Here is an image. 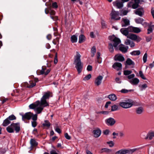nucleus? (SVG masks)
Returning <instances> with one entry per match:
<instances>
[{
  "mask_svg": "<svg viewBox=\"0 0 154 154\" xmlns=\"http://www.w3.org/2000/svg\"><path fill=\"white\" fill-rule=\"evenodd\" d=\"M128 11L126 10H122L120 11V15L121 16H124L127 15Z\"/></svg>",
  "mask_w": 154,
  "mask_h": 154,
  "instance_id": "ea45409f",
  "label": "nucleus"
},
{
  "mask_svg": "<svg viewBox=\"0 0 154 154\" xmlns=\"http://www.w3.org/2000/svg\"><path fill=\"white\" fill-rule=\"evenodd\" d=\"M11 123V122L7 118L3 122L2 125L4 126H6Z\"/></svg>",
  "mask_w": 154,
  "mask_h": 154,
  "instance_id": "7c9ffc66",
  "label": "nucleus"
},
{
  "mask_svg": "<svg viewBox=\"0 0 154 154\" xmlns=\"http://www.w3.org/2000/svg\"><path fill=\"white\" fill-rule=\"evenodd\" d=\"M139 87L140 88V90L141 91H143L147 87V86L146 84H144L141 85H139Z\"/></svg>",
  "mask_w": 154,
  "mask_h": 154,
  "instance_id": "a19ab883",
  "label": "nucleus"
},
{
  "mask_svg": "<svg viewBox=\"0 0 154 154\" xmlns=\"http://www.w3.org/2000/svg\"><path fill=\"white\" fill-rule=\"evenodd\" d=\"M116 82L118 83H121V81L120 80V79L119 78H117L116 79Z\"/></svg>",
  "mask_w": 154,
  "mask_h": 154,
  "instance_id": "680f3d73",
  "label": "nucleus"
},
{
  "mask_svg": "<svg viewBox=\"0 0 154 154\" xmlns=\"http://www.w3.org/2000/svg\"><path fill=\"white\" fill-rule=\"evenodd\" d=\"M122 21L123 24H122V26L125 27L130 24L129 20L126 18H124L122 19Z\"/></svg>",
  "mask_w": 154,
  "mask_h": 154,
  "instance_id": "b1692460",
  "label": "nucleus"
},
{
  "mask_svg": "<svg viewBox=\"0 0 154 154\" xmlns=\"http://www.w3.org/2000/svg\"><path fill=\"white\" fill-rule=\"evenodd\" d=\"M103 78V76L101 75H99L97 76L95 79L94 81V84L95 85L97 86L100 85L101 83Z\"/></svg>",
  "mask_w": 154,
  "mask_h": 154,
  "instance_id": "9b49d317",
  "label": "nucleus"
},
{
  "mask_svg": "<svg viewBox=\"0 0 154 154\" xmlns=\"http://www.w3.org/2000/svg\"><path fill=\"white\" fill-rule=\"evenodd\" d=\"M127 38L132 40L135 41L137 42H139L142 39L139 36L133 33L129 34L127 36Z\"/></svg>",
  "mask_w": 154,
  "mask_h": 154,
  "instance_id": "0eeeda50",
  "label": "nucleus"
},
{
  "mask_svg": "<svg viewBox=\"0 0 154 154\" xmlns=\"http://www.w3.org/2000/svg\"><path fill=\"white\" fill-rule=\"evenodd\" d=\"M139 74L140 76L143 79L145 80L146 79V77H145L144 75H143V72L142 71H140L139 72Z\"/></svg>",
  "mask_w": 154,
  "mask_h": 154,
  "instance_id": "c03bdc74",
  "label": "nucleus"
},
{
  "mask_svg": "<svg viewBox=\"0 0 154 154\" xmlns=\"http://www.w3.org/2000/svg\"><path fill=\"white\" fill-rule=\"evenodd\" d=\"M119 105L123 108L127 109L130 108L133 106V102L131 100H128L124 102H120Z\"/></svg>",
  "mask_w": 154,
  "mask_h": 154,
  "instance_id": "20e7f679",
  "label": "nucleus"
},
{
  "mask_svg": "<svg viewBox=\"0 0 154 154\" xmlns=\"http://www.w3.org/2000/svg\"><path fill=\"white\" fill-rule=\"evenodd\" d=\"M81 55L77 51L76 54L74 56V63H75L82 62L81 60Z\"/></svg>",
  "mask_w": 154,
  "mask_h": 154,
  "instance_id": "f8f14e48",
  "label": "nucleus"
},
{
  "mask_svg": "<svg viewBox=\"0 0 154 154\" xmlns=\"http://www.w3.org/2000/svg\"><path fill=\"white\" fill-rule=\"evenodd\" d=\"M93 133L94 137H98L100 135L101 131L99 129L97 128L93 130Z\"/></svg>",
  "mask_w": 154,
  "mask_h": 154,
  "instance_id": "a211bd4d",
  "label": "nucleus"
},
{
  "mask_svg": "<svg viewBox=\"0 0 154 154\" xmlns=\"http://www.w3.org/2000/svg\"><path fill=\"white\" fill-rule=\"evenodd\" d=\"M111 103V102L110 101H108L107 102L106 104L105 105V107L106 108H108V105L109 104H110Z\"/></svg>",
  "mask_w": 154,
  "mask_h": 154,
  "instance_id": "0e129e2a",
  "label": "nucleus"
},
{
  "mask_svg": "<svg viewBox=\"0 0 154 154\" xmlns=\"http://www.w3.org/2000/svg\"><path fill=\"white\" fill-rule=\"evenodd\" d=\"M131 90H128L125 89H122L121 91V92L123 93H127L131 91Z\"/></svg>",
  "mask_w": 154,
  "mask_h": 154,
  "instance_id": "09e8293b",
  "label": "nucleus"
},
{
  "mask_svg": "<svg viewBox=\"0 0 154 154\" xmlns=\"http://www.w3.org/2000/svg\"><path fill=\"white\" fill-rule=\"evenodd\" d=\"M55 131L58 133H60L61 132V130L58 127H57L55 128Z\"/></svg>",
  "mask_w": 154,
  "mask_h": 154,
  "instance_id": "e2e57ef3",
  "label": "nucleus"
},
{
  "mask_svg": "<svg viewBox=\"0 0 154 154\" xmlns=\"http://www.w3.org/2000/svg\"><path fill=\"white\" fill-rule=\"evenodd\" d=\"M140 51H134L131 52L130 54L132 55H138L140 54Z\"/></svg>",
  "mask_w": 154,
  "mask_h": 154,
  "instance_id": "c9c22d12",
  "label": "nucleus"
},
{
  "mask_svg": "<svg viewBox=\"0 0 154 154\" xmlns=\"http://www.w3.org/2000/svg\"><path fill=\"white\" fill-rule=\"evenodd\" d=\"M132 72V71L131 70H125L124 72V74L125 75H128Z\"/></svg>",
  "mask_w": 154,
  "mask_h": 154,
  "instance_id": "49530a36",
  "label": "nucleus"
},
{
  "mask_svg": "<svg viewBox=\"0 0 154 154\" xmlns=\"http://www.w3.org/2000/svg\"><path fill=\"white\" fill-rule=\"evenodd\" d=\"M128 81L131 84L134 85H137L140 82L139 80L137 78H134L131 80H128Z\"/></svg>",
  "mask_w": 154,
  "mask_h": 154,
  "instance_id": "6ab92c4d",
  "label": "nucleus"
},
{
  "mask_svg": "<svg viewBox=\"0 0 154 154\" xmlns=\"http://www.w3.org/2000/svg\"><path fill=\"white\" fill-rule=\"evenodd\" d=\"M77 36L73 35L71 37V41L72 43L76 42L77 41Z\"/></svg>",
  "mask_w": 154,
  "mask_h": 154,
  "instance_id": "c85d7f7f",
  "label": "nucleus"
},
{
  "mask_svg": "<svg viewBox=\"0 0 154 154\" xmlns=\"http://www.w3.org/2000/svg\"><path fill=\"white\" fill-rule=\"evenodd\" d=\"M6 130L9 133H13L14 130L17 133L20 130V125L18 123H12L7 128Z\"/></svg>",
  "mask_w": 154,
  "mask_h": 154,
  "instance_id": "f03ea898",
  "label": "nucleus"
},
{
  "mask_svg": "<svg viewBox=\"0 0 154 154\" xmlns=\"http://www.w3.org/2000/svg\"><path fill=\"white\" fill-rule=\"evenodd\" d=\"M32 116V114L31 112H27L24 115H21L23 120H24L25 119L29 120L31 119Z\"/></svg>",
  "mask_w": 154,
  "mask_h": 154,
  "instance_id": "dca6fc26",
  "label": "nucleus"
},
{
  "mask_svg": "<svg viewBox=\"0 0 154 154\" xmlns=\"http://www.w3.org/2000/svg\"><path fill=\"white\" fill-rule=\"evenodd\" d=\"M65 137L68 140H70L71 138L70 137L67 133H66L65 134Z\"/></svg>",
  "mask_w": 154,
  "mask_h": 154,
  "instance_id": "13d9d810",
  "label": "nucleus"
},
{
  "mask_svg": "<svg viewBox=\"0 0 154 154\" xmlns=\"http://www.w3.org/2000/svg\"><path fill=\"white\" fill-rule=\"evenodd\" d=\"M134 77H135V75L134 74H132L129 75L128 76V79L129 80H131L132 79L134 78Z\"/></svg>",
  "mask_w": 154,
  "mask_h": 154,
  "instance_id": "3c124183",
  "label": "nucleus"
},
{
  "mask_svg": "<svg viewBox=\"0 0 154 154\" xmlns=\"http://www.w3.org/2000/svg\"><path fill=\"white\" fill-rule=\"evenodd\" d=\"M111 151V150L109 149L106 148H104L102 149L101 150V152H110Z\"/></svg>",
  "mask_w": 154,
  "mask_h": 154,
  "instance_id": "79ce46f5",
  "label": "nucleus"
},
{
  "mask_svg": "<svg viewBox=\"0 0 154 154\" xmlns=\"http://www.w3.org/2000/svg\"><path fill=\"white\" fill-rule=\"evenodd\" d=\"M128 48V46H125L124 45H120L119 46V49L124 53L126 52Z\"/></svg>",
  "mask_w": 154,
  "mask_h": 154,
  "instance_id": "5701e85b",
  "label": "nucleus"
},
{
  "mask_svg": "<svg viewBox=\"0 0 154 154\" xmlns=\"http://www.w3.org/2000/svg\"><path fill=\"white\" fill-rule=\"evenodd\" d=\"M43 125L45 127L49 128L51 125V124L48 120H45L43 124Z\"/></svg>",
  "mask_w": 154,
  "mask_h": 154,
  "instance_id": "f704fd0d",
  "label": "nucleus"
},
{
  "mask_svg": "<svg viewBox=\"0 0 154 154\" xmlns=\"http://www.w3.org/2000/svg\"><path fill=\"white\" fill-rule=\"evenodd\" d=\"M118 109V106L116 105H115L112 106L111 111H114L117 110Z\"/></svg>",
  "mask_w": 154,
  "mask_h": 154,
  "instance_id": "58836bf2",
  "label": "nucleus"
},
{
  "mask_svg": "<svg viewBox=\"0 0 154 154\" xmlns=\"http://www.w3.org/2000/svg\"><path fill=\"white\" fill-rule=\"evenodd\" d=\"M146 132H142L141 134V137L142 138L146 140Z\"/></svg>",
  "mask_w": 154,
  "mask_h": 154,
  "instance_id": "37998d69",
  "label": "nucleus"
},
{
  "mask_svg": "<svg viewBox=\"0 0 154 154\" xmlns=\"http://www.w3.org/2000/svg\"><path fill=\"white\" fill-rule=\"evenodd\" d=\"M107 143L109 145V146L110 147H112L114 146V143L112 141L108 142H107Z\"/></svg>",
  "mask_w": 154,
  "mask_h": 154,
  "instance_id": "5fc2aeb1",
  "label": "nucleus"
},
{
  "mask_svg": "<svg viewBox=\"0 0 154 154\" xmlns=\"http://www.w3.org/2000/svg\"><path fill=\"white\" fill-rule=\"evenodd\" d=\"M51 18L54 20H56L58 19V17L57 16H51Z\"/></svg>",
  "mask_w": 154,
  "mask_h": 154,
  "instance_id": "69168bd1",
  "label": "nucleus"
},
{
  "mask_svg": "<svg viewBox=\"0 0 154 154\" xmlns=\"http://www.w3.org/2000/svg\"><path fill=\"white\" fill-rule=\"evenodd\" d=\"M126 63L129 65H134V63L130 58H128L126 61Z\"/></svg>",
  "mask_w": 154,
  "mask_h": 154,
  "instance_id": "72a5a7b5",
  "label": "nucleus"
},
{
  "mask_svg": "<svg viewBox=\"0 0 154 154\" xmlns=\"http://www.w3.org/2000/svg\"><path fill=\"white\" fill-rule=\"evenodd\" d=\"M113 4L114 6L118 8H121L123 7V3L118 0L113 2Z\"/></svg>",
  "mask_w": 154,
  "mask_h": 154,
  "instance_id": "4468645a",
  "label": "nucleus"
},
{
  "mask_svg": "<svg viewBox=\"0 0 154 154\" xmlns=\"http://www.w3.org/2000/svg\"><path fill=\"white\" fill-rule=\"evenodd\" d=\"M32 119L33 121H36L37 119V115L36 114H35L34 115H33L32 116Z\"/></svg>",
  "mask_w": 154,
  "mask_h": 154,
  "instance_id": "603ef678",
  "label": "nucleus"
},
{
  "mask_svg": "<svg viewBox=\"0 0 154 154\" xmlns=\"http://www.w3.org/2000/svg\"><path fill=\"white\" fill-rule=\"evenodd\" d=\"M32 125L33 127H35L37 125V122L36 121H33L32 122Z\"/></svg>",
  "mask_w": 154,
  "mask_h": 154,
  "instance_id": "4d7b16f0",
  "label": "nucleus"
},
{
  "mask_svg": "<svg viewBox=\"0 0 154 154\" xmlns=\"http://www.w3.org/2000/svg\"><path fill=\"white\" fill-rule=\"evenodd\" d=\"M49 12L51 15H53L55 14V12L53 10H51Z\"/></svg>",
  "mask_w": 154,
  "mask_h": 154,
  "instance_id": "338daca9",
  "label": "nucleus"
},
{
  "mask_svg": "<svg viewBox=\"0 0 154 154\" xmlns=\"http://www.w3.org/2000/svg\"><path fill=\"white\" fill-rule=\"evenodd\" d=\"M144 11L143 8H138L134 11L135 14L140 17H142L144 15Z\"/></svg>",
  "mask_w": 154,
  "mask_h": 154,
  "instance_id": "2eb2a0df",
  "label": "nucleus"
},
{
  "mask_svg": "<svg viewBox=\"0 0 154 154\" xmlns=\"http://www.w3.org/2000/svg\"><path fill=\"white\" fill-rule=\"evenodd\" d=\"M109 49L110 52H113L114 51L112 45L111 44H109Z\"/></svg>",
  "mask_w": 154,
  "mask_h": 154,
  "instance_id": "8fccbe9b",
  "label": "nucleus"
},
{
  "mask_svg": "<svg viewBox=\"0 0 154 154\" xmlns=\"http://www.w3.org/2000/svg\"><path fill=\"white\" fill-rule=\"evenodd\" d=\"M120 31L122 34L127 36H127L129 34L128 33L129 32V30L128 29V27L127 28H123L121 29H120Z\"/></svg>",
  "mask_w": 154,
  "mask_h": 154,
  "instance_id": "aec40b11",
  "label": "nucleus"
},
{
  "mask_svg": "<svg viewBox=\"0 0 154 154\" xmlns=\"http://www.w3.org/2000/svg\"><path fill=\"white\" fill-rule=\"evenodd\" d=\"M96 52V48L95 46L92 47L91 49V56L92 57H93L94 56Z\"/></svg>",
  "mask_w": 154,
  "mask_h": 154,
  "instance_id": "473e14b6",
  "label": "nucleus"
},
{
  "mask_svg": "<svg viewBox=\"0 0 154 154\" xmlns=\"http://www.w3.org/2000/svg\"><path fill=\"white\" fill-rule=\"evenodd\" d=\"M85 36L81 34L79 36V42L80 43H82L85 41Z\"/></svg>",
  "mask_w": 154,
  "mask_h": 154,
  "instance_id": "bb28decb",
  "label": "nucleus"
},
{
  "mask_svg": "<svg viewBox=\"0 0 154 154\" xmlns=\"http://www.w3.org/2000/svg\"><path fill=\"white\" fill-rule=\"evenodd\" d=\"M9 120V121L10 120H13L14 119H16V117L15 116L13 115H11L10 116H9V117L7 118Z\"/></svg>",
  "mask_w": 154,
  "mask_h": 154,
  "instance_id": "a18cd8bd",
  "label": "nucleus"
},
{
  "mask_svg": "<svg viewBox=\"0 0 154 154\" xmlns=\"http://www.w3.org/2000/svg\"><path fill=\"white\" fill-rule=\"evenodd\" d=\"M143 111V109L141 107H139L137 108L136 109V112L137 114H141Z\"/></svg>",
  "mask_w": 154,
  "mask_h": 154,
  "instance_id": "c756f323",
  "label": "nucleus"
},
{
  "mask_svg": "<svg viewBox=\"0 0 154 154\" xmlns=\"http://www.w3.org/2000/svg\"><path fill=\"white\" fill-rule=\"evenodd\" d=\"M137 150V148L129 149H123L117 151L115 154H132Z\"/></svg>",
  "mask_w": 154,
  "mask_h": 154,
  "instance_id": "7ed1b4c3",
  "label": "nucleus"
},
{
  "mask_svg": "<svg viewBox=\"0 0 154 154\" xmlns=\"http://www.w3.org/2000/svg\"><path fill=\"white\" fill-rule=\"evenodd\" d=\"M106 123L108 126H113L116 122V120L113 118H109L106 119L105 120Z\"/></svg>",
  "mask_w": 154,
  "mask_h": 154,
  "instance_id": "1a4fd4ad",
  "label": "nucleus"
},
{
  "mask_svg": "<svg viewBox=\"0 0 154 154\" xmlns=\"http://www.w3.org/2000/svg\"><path fill=\"white\" fill-rule=\"evenodd\" d=\"M154 136V132L152 131H149L147 134L146 138V140L149 139L150 140L152 139Z\"/></svg>",
  "mask_w": 154,
  "mask_h": 154,
  "instance_id": "393cba45",
  "label": "nucleus"
},
{
  "mask_svg": "<svg viewBox=\"0 0 154 154\" xmlns=\"http://www.w3.org/2000/svg\"><path fill=\"white\" fill-rule=\"evenodd\" d=\"M140 2V0H131L128 4V7L131 8L135 9L138 7L139 4Z\"/></svg>",
  "mask_w": 154,
  "mask_h": 154,
  "instance_id": "39448f33",
  "label": "nucleus"
},
{
  "mask_svg": "<svg viewBox=\"0 0 154 154\" xmlns=\"http://www.w3.org/2000/svg\"><path fill=\"white\" fill-rule=\"evenodd\" d=\"M114 58L115 60L120 61H123L125 60L124 57L121 54L116 55L115 56Z\"/></svg>",
  "mask_w": 154,
  "mask_h": 154,
  "instance_id": "4be33fe9",
  "label": "nucleus"
},
{
  "mask_svg": "<svg viewBox=\"0 0 154 154\" xmlns=\"http://www.w3.org/2000/svg\"><path fill=\"white\" fill-rule=\"evenodd\" d=\"M128 29L129 32L135 33H139L141 31L140 29L139 28L134 27L131 26L128 27Z\"/></svg>",
  "mask_w": 154,
  "mask_h": 154,
  "instance_id": "9d476101",
  "label": "nucleus"
},
{
  "mask_svg": "<svg viewBox=\"0 0 154 154\" xmlns=\"http://www.w3.org/2000/svg\"><path fill=\"white\" fill-rule=\"evenodd\" d=\"M112 67L117 71L121 70L122 69V64L120 63H115L113 65Z\"/></svg>",
  "mask_w": 154,
  "mask_h": 154,
  "instance_id": "f3484780",
  "label": "nucleus"
},
{
  "mask_svg": "<svg viewBox=\"0 0 154 154\" xmlns=\"http://www.w3.org/2000/svg\"><path fill=\"white\" fill-rule=\"evenodd\" d=\"M75 68L79 74L80 73L83 68V64L82 62L75 63Z\"/></svg>",
  "mask_w": 154,
  "mask_h": 154,
  "instance_id": "ddd939ff",
  "label": "nucleus"
},
{
  "mask_svg": "<svg viewBox=\"0 0 154 154\" xmlns=\"http://www.w3.org/2000/svg\"><path fill=\"white\" fill-rule=\"evenodd\" d=\"M147 55L146 53H145L143 57V62L145 63L147 61Z\"/></svg>",
  "mask_w": 154,
  "mask_h": 154,
  "instance_id": "de8ad7c7",
  "label": "nucleus"
},
{
  "mask_svg": "<svg viewBox=\"0 0 154 154\" xmlns=\"http://www.w3.org/2000/svg\"><path fill=\"white\" fill-rule=\"evenodd\" d=\"M92 67L91 66L89 65L87 67V70L88 71H91L92 70Z\"/></svg>",
  "mask_w": 154,
  "mask_h": 154,
  "instance_id": "bf43d9fd",
  "label": "nucleus"
},
{
  "mask_svg": "<svg viewBox=\"0 0 154 154\" xmlns=\"http://www.w3.org/2000/svg\"><path fill=\"white\" fill-rule=\"evenodd\" d=\"M51 93L48 91L45 93L41 98V101L38 100L35 103L30 104L29 108L34 109L37 114L41 113L44 107L49 105L46 100L48 99Z\"/></svg>",
  "mask_w": 154,
  "mask_h": 154,
  "instance_id": "f257e3e1",
  "label": "nucleus"
},
{
  "mask_svg": "<svg viewBox=\"0 0 154 154\" xmlns=\"http://www.w3.org/2000/svg\"><path fill=\"white\" fill-rule=\"evenodd\" d=\"M135 21L136 23L138 24H142L144 21V20L141 18H138L135 19Z\"/></svg>",
  "mask_w": 154,
  "mask_h": 154,
  "instance_id": "2f4dec72",
  "label": "nucleus"
},
{
  "mask_svg": "<svg viewBox=\"0 0 154 154\" xmlns=\"http://www.w3.org/2000/svg\"><path fill=\"white\" fill-rule=\"evenodd\" d=\"M125 44L127 45H129L131 48L135 46L134 43L128 39H127L125 40Z\"/></svg>",
  "mask_w": 154,
  "mask_h": 154,
  "instance_id": "412c9836",
  "label": "nucleus"
},
{
  "mask_svg": "<svg viewBox=\"0 0 154 154\" xmlns=\"http://www.w3.org/2000/svg\"><path fill=\"white\" fill-rule=\"evenodd\" d=\"M52 6L54 8H57V5L56 2H54L52 4Z\"/></svg>",
  "mask_w": 154,
  "mask_h": 154,
  "instance_id": "774afa93",
  "label": "nucleus"
},
{
  "mask_svg": "<svg viewBox=\"0 0 154 154\" xmlns=\"http://www.w3.org/2000/svg\"><path fill=\"white\" fill-rule=\"evenodd\" d=\"M152 31V29L150 27H149V28L148 29L147 33L149 34L151 33Z\"/></svg>",
  "mask_w": 154,
  "mask_h": 154,
  "instance_id": "052dcab7",
  "label": "nucleus"
},
{
  "mask_svg": "<svg viewBox=\"0 0 154 154\" xmlns=\"http://www.w3.org/2000/svg\"><path fill=\"white\" fill-rule=\"evenodd\" d=\"M119 13L112 9L111 13L110 15L112 19L114 20H118L120 19V17L119 16Z\"/></svg>",
  "mask_w": 154,
  "mask_h": 154,
  "instance_id": "6e6552de",
  "label": "nucleus"
},
{
  "mask_svg": "<svg viewBox=\"0 0 154 154\" xmlns=\"http://www.w3.org/2000/svg\"><path fill=\"white\" fill-rule=\"evenodd\" d=\"M109 38L110 41L114 42L113 45L115 48H116L118 45L121 42L120 39L115 37L114 35L109 36Z\"/></svg>",
  "mask_w": 154,
  "mask_h": 154,
  "instance_id": "423d86ee",
  "label": "nucleus"
},
{
  "mask_svg": "<svg viewBox=\"0 0 154 154\" xmlns=\"http://www.w3.org/2000/svg\"><path fill=\"white\" fill-rule=\"evenodd\" d=\"M30 84H31L30 85H29L28 86V87L29 88H32L35 86L36 85V84L35 82H30Z\"/></svg>",
  "mask_w": 154,
  "mask_h": 154,
  "instance_id": "864d4df0",
  "label": "nucleus"
},
{
  "mask_svg": "<svg viewBox=\"0 0 154 154\" xmlns=\"http://www.w3.org/2000/svg\"><path fill=\"white\" fill-rule=\"evenodd\" d=\"M91 75L90 74H89L88 75L86 76L83 79V80L84 81H87L89 80L91 78Z\"/></svg>",
  "mask_w": 154,
  "mask_h": 154,
  "instance_id": "4c0bfd02",
  "label": "nucleus"
},
{
  "mask_svg": "<svg viewBox=\"0 0 154 154\" xmlns=\"http://www.w3.org/2000/svg\"><path fill=\"white\" fill-rule=\"evenodd\" d=\"M108 98L111 100L115 101L117 99V97L114 94H112L109 95Z\"/></svg>",
  "mask_w": 154,
  "mask_h": 154,
  "instance_id": "a878e982",
  "label": "nucleus"
},
{
  "mask_svg": "<svg viewBox=\"0 0 154 154\" xmlns=\"http://www.w3.org/2000/svg\"><path fill=\"white\" fill-rule=\"evenodd\" d=\"M30 144L32 146H35L37 145V143L35 140L33 139H31L30 140Z\"/></svg>",
  "mask_w": 154,
  "mask_h": 154,
  "instance_id": "e433bc0d",
  "label": "nucleus"
},
{
  "mask_svg": "<svg viewBox=\"0 0 154 154\" xmlns=\"http://www.w3.org/2000/svg\"><path fill=\"white\" fill-rule=\"evenodd\" d=\"M109 132V130H105L103 131V133L106 135H108Z\"/></svg>",
  "mask_w": 154,
  "mask_h": 154,
  "instance_id": "6e6d98bb",
  "label": "nucleus"
},
{
  "mask_svg": "<svg viewBox=\"0 0 154 154\" xmlns=\"http://www.w3.org/2000/svg\"><path fill=\"white\" fill-rule=\"evenodd\" d=\"M100 54L99 52H97V62L99 63H101L102 62V58L100 57Z\"/></svg>",
  "mask_w": 154,
  "mask_h": 154,
  "instance_id": "cd10ccee",
  "label": "nucleus"
}]
</instances>
